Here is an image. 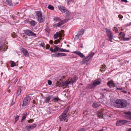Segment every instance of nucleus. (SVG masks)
I'll use <instances>...</instances> for the list:
<instances>
[{"label": "nucleus", "instance_id": "nucleus-1", "mask_svg": "<svg viewBox=\"0 0 131 131\" xmlns=\"http://www.w3.org/2000/svg\"><path fill=\"white\" fill-rule=\"evenodd\" d=\"M69 107L68 106L64 111L62 115L60 116L59 118L60 121H64L67 119L68 115L67 113L69 111Z\"/></svg>", "mask_w": 131, "mask_h": 131}, {"label": "nucleus", "instance_id": "nucleus-2", "mask_svg": "<svg viewBox=\"0 0 131 131\" xmlns=\"http://www.w3.org/2000/svg\"><path fill=\"white\" fill-rule=\"evenodd\" d=\"M36 15L37 17V20L39 23L43 22L45 19V18L43 17L41 12L37 11Z\"/></svg>", "mask_w": 131, "mask_h": 131}, {"label": "nucleus", "instance_id": "nucleus-3", "mask_svg": "<svg viewBox=\"0 0 131 131\" xmlns=\"http://www.w3.org/2000/svg\"><path fill=\"white\" fill-rule=\"evenodd\" d=\"M114 105L116 107L118 108L123 107V100H117L114 103Z\"/></svg>", "mask_w": 131, "mask_h": 131}, {"label": "nucleus", "instance_id": "nucleus-4", "mask_svg": "<svg viewBox=\"0 0 131 131\" xmlns=\"http://www.w3.org/2000/svg\"><path fill=\"white\" fill-rule=\"evenodd\" d=\"M30 96L28 95H26L23 100V104H22V106L25 107L26 106L28 103V101L30 100Z\"/></svg>", "mask_w": 131, "mask_h": 131}, {"label": "nucleus", "instance_id": "nucleus-5", "mask_svg": "<svg viewBox=\"0 0 131 131\" xmlns=\"http://www.w3.org/2000/svg\"><path fill=\"white\" fill-rule=\"evenodd\" d=\"M106 33L107 36L109 39V40L110 41H112V39L113 38V36L112 33L111 31L108 29H107Z\"/></svg>", "mask_w": 131, "mask_h": 131}, {"label": "nucleus", "instance_id": "nucleus-6", "mask_svg": "<svg viewBox=\"0 0 131 131\" xmlns=\"http://www.w3.org/2000/svg\"><path fill=\"white\" fill-rule=\"evenodd\" d=\"M25 34L30 36L36 37V34L29 30H26L25 31Z\"/></svg>", "mask_w": 131, "mask_h": 131}, {"label": "nucleus", "instance_id": "nucleus-7", "mask_svg": "<svg viewBox=\"0 0 131 131\" xmlns=\"http://www.w3.org/2000/svg\"><path fill=\"white\" fill-rule=\"evenodd\" d=\"M37 126V125L34 124L31 125L27 126L25 128V131H30L35 128Z\"/></svg>", "mask_w": 131, "mask_h": 131}, {"label": "nucleus", "instance_id": "nucleus-8", "mask_svg": "<svg viewBox=\"0 0 131 131\" xmlns=\"http://www.w3.org/2000/svg\"><path fill=\"white\" fill-rule=\"evenodd\" d=\"M94 53L91 52L89 54L88 56L84 60L86 62H88L91 59L94 55Z\"/></svg>", "mask_w": 131, "mask_h": 131}, {"label": "nucleus", "instance_id": "nucleus-9", "mask_svg": "<svg viewBox=\"0 0 131 131\" xmlns=\"http://www.w3.org/2000/svg\"><path fill=\"white\" fill-rule=\"evenodd\" d=\"M58 8L60 10L62 13L66 12L67 13H69V12L65 7L62 5H59Z\"/></svg>", "mask_w": 131, "mask_h": 131}, {"label": "nucleus", "instance_id": "nucleus-10", "mask_svg": "<svg viewBox=\"0 0 131 131\" xmlns=\"http://www.w3.org/2000/svg\"><path fill=\"white\" fill-rule=\"evenodd\" d=\"M105 110L102 109L100 111H98L97 114V116L99 118H102L103 117V113L104 112Z\"/></svg>", "mask_w": 131, "mask_h": 131}, {"label": "nucleus", "instance_id": "nucleus-11", "mask_svg": "<svg viewBox=\"0 0 131 131\" xmlns=\"http://www.w3.org/2000/svg\"><path fill=\"white\" fill-rule=\"evenodd\" d=\"M53 96H49L48 97H45V102L46 103H49L51 102L52 101V100H51V99H52Z\"/></svg>", "mask_w": 131, "mask_h": 131}, {"label": "nucleus", "instance_id": "nucleus-12", "mask_svg": "<svg viewBox=\"0 0 131 131\" xmlns=\"http://www.w3.org/2000/svg\"><path fill=\"white\" fill-rule=\"evenodd\" d=\"M73 53L78 55L82 58H84L85 57L84 54L80 51H76L73 52Z\"/></svg>", "mask_w": 131, "mask_h": 131}, {"label": "nucleus", "instance_id": "nucleus-13", "mask_svg": "<svg viewBox=\"0 0 131 131\" xmlns=\"http://www.w3.org/2000/svg\"><path fill=\"white\" fill-rule=\"evenodd\" d=\"M123 113L126 115L125 117H127V118L131 120V112H124Z\"/></svg>", "mask_w": 131, "mask_h": 131}, {"label": "nucleus", "instance_id": "nucleus-14", "mask_svg": "<svg viewBox=\"0 0 131 131\" xmlns=\"http://www.w3.org/2000/svg\"><path fill=\"white\" fill-rule=\"evenodd\" d=\"M22 50L25 56L27 57H29V54L28 51L26 50L24 48H22Z\"/></svg>", "mask_w": 131, "mask_h": 131}, {"label": "nucleus", "instance_id": "nucleus-15", "mask_svg": "<svg viewBox=\"0 0 131 131\" xmlns=\"http://www.w3.org/2000/svg\"><path fill=\"white\" fill-rule=\"evenodd\" d=\"M93 84L94 87H96L97 85L101 84V82L97 80H95L94 81Z\"/></svg>", "mask_w": 131, "mask_h": 131}, {"label": "nucleus", "instance_id": "nucleus-16", "mask_svg": "<svg viewBox=\"0 0 131 131\" xmlns=\"http://www.w3.org/2000/svg\"><path fill=\"white\" fill-rule=\"evenodd\" d=\"M70 83V81H66L64 82H62V83H60V84L61 85H64L65 86L67 87Z\"/></svg>", "mask_w": 131, "mask_h": 131}, {"label": "nucleus", "instance_id": "nucleus-17", "mask_svg": "<svg viewBox=\"0 0 131 131\" xmlns=\"http://www.w3.org/2000/svg\"><path fill=\"white\" fill-rule=\"evenodd\" d=\"M5 46L3 43L1 44L0 42V50H2V51H5L6 50Z\"/></svg>", "mask_w": 131, "mask_h": 131}, {"label": "nucleus", "instance_id": "nucleus-18", "mask_svg": "<svg viewBox=\"0 0 131 131\" xmlns=\"http://www.w3.org/2000/svg\"><path fill=\"white\" fill-rule=\"evenodd\" d=\"M100 105L99 103L96 102L94 103L92 105L93 107L94 108H97L99 107Z\"/></svg>", "mask_w": 131, "mask_h": 131}, {"label": "nucleus", "instance_id": "nucleus-19", "mask_svg": "<svg viewBox=\"0 0 131 131\" xmlns=\"http://www.w3.org/2000/svg\"><path fill=\"white\" fill-rule=\"evenodd\" d=\"M116 125L118 126H122L123 125V120L117 121L116 123Z\"/></svg>", "mask_w": 131, "mask_h": 131}, {"label": "nucleus", "instance_id": "nucleus-20", "mask_svg": "<svg viewBox=\"0 0 131 131\" xmlns=\"http://www.w3.org/2000/svg\"><path fill=\"white\" fill-rule=\"evenodd\" d=\"M94 88L93 84H88L86 86V88L88 89H91Z\"/></svg>", "mask_w": 131, "mask_h": 131}, {"label": "nucleus", "instance_id": "nucleus-21", "mask_svg": "<svg viewBox=\"0 0 131 131\" xmlns=\"http://www.w3.org/2000/svg\"><path fill=\"white\" fill-rule=\"evenodd\" d=\"M29 23L32 26H35L36 25V22L33 20H31L29 21Z\"/></svg>", "mask_w": 131, "mask_h": 131}, {"label": "nucleus", "instance_id": "nucleus-22", "mask_svg": "<svg viewBox=\"0 0 131 131\" xmlns=\"http://www.w3.org/2000/svg\"><path fill=\"white\" fill-rule=\"evenodd\" d=\"M107 85L110 88H111V86L114 85L113 82L112 81H108L107 83Z\"/></svg>", "mask_w": 131, "mask_h": 131}, {"label": "nucleus", "instance_id": "nucleus-23", "mask_svg": "<svg viewBox=\"0 0 131 131\" xmlns=\"http://www.w3.org/2000/svg\"><path fill=\"white\" fill-rule=\"evenodd\" d=\"M10 64L11 67H13L16 66V64L13 61H10Z\"/></svg>", "mask_w": 131, "mask_h": 131}, {"label": "nucleus", "instance_id": "nucleus-24", "mask_svg": "<svg viewBox=\"0 0 131 131\" xmlns=\"http://www.w3.org/2000/svg\"><path fill=\"white\" fill-rule=\"evenodd\" d=\"M78 79V78L77 77H74L72 78L71 79V83L73 84L74 82H75Z\"/></svg>", "mask_w": 131, "mask_h": 131}, {"label": "nucleus", "instance_id": "nucleus-25", "mask_svg": "<svg viewBox=\"0 0 131 131\" xmlns=\"http://www.w3.org/2000/svg\"><path fill=\"white\" fill-rule=\"evenodd\" d=\"M54 46L55 47V48L54 50V52H59L60 48L56 46Z\"/></svg>", "mask_w": 131, "mask_h": 131}, {"label": "nucleus", "instance_id": "nucleus-26", "mask_svg": "<svg viewBox=\"0 0 131 131\" xmlns=\"http://www.w3.org/2000/svg\"><path fill=\"white\" fill-rule=\"evenodd\" d=\"M58 56V57H59L64 56H65L66 54L64 53H57Z\"/></svg>", "mask_w": 131, "mask_h": 131}, {"label": "nucleus", "instance_id": "nucleus-27", "mask_svg": "<svg viewBox=\"0 0 131 131\" xmlns=\"http://www.w3.org/2000/svg\"><path fill=\"white\" fill-rule=\"evenodd\" d=\"M84 29H82L81 30L79 31L78 32V35H81L83 34L84 32Z\"/></svg>", "mask_w": 131, "mask_h": 131}, {"label": "nucleus", "instance_id": "nucleus-28", "mask_svg": "<svg viewBox=\"0 0 131 131\" xmlns=\"http://www.w3.org/2000/svg\"><path fill=\"white\" fill-rule=\"evenodd\" d=\"M59 37V32H57L56 34L54 35L53 38L54 39H57Z\"/></svg>", "mask_w": 131, "mask_h": 131}, {"label": "nucleus", "instance_id": "nucleus-29", "mask_svg": "<svg viewBox=\"0 0 131 131\" xmlns=\"http://www.w3.org/2000/svg\"><path fill=\"white\" fill-rule=\"evenodd\" d=\"M64 24V23H63L62 20L60 22H59L58 23L56 24L55 25L56 26H57L59 27L60 26L62 25V24Z\"/></svg>", "mask_w": 131, "mask_h": 131}, {"label": "nucleus", "instance_id": "nucleus-30", "mask_svg": "<svg viewBox=\"0 0 131 131\" xmlns=\"http://www.w3.org/2000/svg\"><path fill=\"white\" fill-rule=\"evenodd\" d=\"M6 1L7 2L6 3L7 4L9 5L10 6L13 5L11 0H6Z\"/></svg>", "mask_w": 131, "mask_h": 131}, {"label": "nucleus", "instance_id": "nucleus-31", "mask_svg": "<svg viewBox=\"0 0 131 131\" xmlns=\"http://www.w3.org/2000/svg\"><path fill=\"white\" fill-rule=\"evenodd\" d=\"M27 115L28 114H27V113H26V114H23V116L22 117V118L21 119V122H22L23 121H24V120H25V119Z\"/></svg>", "mask_w": 131, "mask_h": 131}, {"label": "nucleus", "instance_id": "nucleus-32", "mask_svg": "<svg viewBox=\"0 0 131 131\" xmlns=\"http://www.w3.org/2000/svg\"><path fill=\"white\" fill-rule=\"evenodd\" d=\"M128 105V103L127 101L125 100H123V107H126Z\"/></svg>", "mask_w": 131, "mask_h": 131}, {"label": "nucleus", "instance_id": "nucleus-33", "mask_svg": "<svg viewBox=\"0 0 131 131\" xmlns=\"http://www.w3.org/2000/svg\"><path fill=\"white\" fill-rule=\"evenodd\" d=\"M69 50H66L65 49H64L62 48H60V50L59 51V52H69Z\"/></svg>", "mask_w": 131, "mask_h": 131}, {"label": "nucleus", "instance_id": "nucleus-34", "mask_svg": "<svg viewBox=\"0 0 131 131\" xmlns=\"http://www.w3.org/2000/svg\"><path fill=\"white\" fill-rule=\"evenodd\" d=\"M21 92V91L20 89H19L18 90L17 92V96H19L20 95Z\"/></svg>", "mask_w": 131, "mask_h": 131}, {"label": "nucleus", "instance_id": "nucleus-35", "mask_svg": "<svg viewBox=\"0 0 131 131\" xmlns=\"http://www.w3.org/2000/svg\"><path fill=\"white\" fill-rule=\"evenodd\" d=\"M125 34L123 33V41H128L130 38H125L124 37Z\"/></svg>", "mask_w": 131, "mask_h": 131}, {"label": "nucleus", "instance_id": "nucleus-36", "mask_svg": "<svg viewBox=\"0 0 131 131\" xmlns=\"http://www.w3.org/2000/svg\"><path fill=\"white\" fill-rule=\"evenodd\" d=\"M48 8L50 9H51V10H53L54 9V7L53 6H52L51 5H49L48 7Z\"/></svg>", "mask_w": 131, "mask_h": 131}, {"label": "nucleus", "instance_id": "nucleus-37", "mask_svg": "<svg viewBox=\"0 0 131 131\" xmlns=\"http://www.w3.org/2000/svg\"><path fill=\"white\" fill-rule=\"evenodd\" d=\"M12 37L14 38H15L16 37L17 35H16V34L15 32H13L11 34Z\"/></svg>", "mask_w": 131, "mask_h": 131}, {"label": "nucleus", "instance_id": "nucleus-38", "mask_svg": "<svg viewBox=\"0 0 131 131\" xmlns=\"http://www.w3.org/2000/svg\"><path fill=\"white\" fill-rule=\"evenodd\" d=\"M69 18H67L66 19H65L63 20H62L63 23H64V24L65 23L67 22L69 20Z\"/></svg>", "mask_w": 131, "mask_h": 131}, {"label": "nucleus", "instance_id": "nucleus-39", "mask_svg": "<svg viewBox=\"0 0 131 131\" xmlns=\"http://www.w3.org/2000/svg\"><path fill=\"white\" fill-rule=\"evenodd\" d=\"M52 100H55L56 101H58L60 100L57 97H54L53 96V98H52Z\"/></svg>", "mask_w": 131, "mask_h": 131}, {"label": "nucleus", "instance_id": "nucleus-40", "mask_svg": "<svg viewBox=\"0 0 131 131\" xmlns=\"http://www.w3.org/2000/svg\"><path fill=\"white\" fill-rule=\"evenodd\" d=\"M57 53H56L55 54H53L51 55V56L52 57H58Z\"/></svg>", "mask_w": 131, "mask_h": 131}, {"label": "nucleus", "instance_id": "nucleus-41", "mask_svg": "<svg viewBox=\"0 0 131 131\" xmlns=\"http://www.w3.org/2000/svg\"><path fill=\"white\" fill-rule=\"evenodd\" d=\"M19 118V116L18 115H17L15 118V122H16L18 120Z\"/></svg>", "mask_w": 131, "mask_h": 131}, {"label": "nucleus", "instance_id": "nucleus-42", "mask_svg": "<svg viewBox=\"0 0 131 131\" xmlns=\"http://www.w3.org/2000/svg\"><path fill=\"white\" fill-rule=\"evenodd\" d=\"M41 46L43 47H45V44L44 42H41L40 44Z\"/></svg>", "mask_w": 131, "mask_h": 131}, {"label": "nucleus", "instance_id": "nucleus-43", "mask_svg": "<svg viewBox=\"0 0 131 131\" xmlns=\"http://www.w3.org/2000/svg\"><path fill=\"white\" fill-rule=\"evenodd\" d=\"M116 32H118V30L117 28L116 27H114V30Z\"/></svg>", "mask_w": 131, "mask_h": 131}, {"label": "nucleus", "instance_id": "nucleus-44", "mask_svg": "<svg viewBox=\"0 0 131 131\" xmlns=\"http://www.w3.org/2000/svg\"><path fill=\"white\" fill-rule=\"evenodd\" d=\"M34 121V120L30 119V120H29L28 121V122L29 123H32Z\"/></svg>", "mask_w": 131, "mask_h": 131}, {"label": "nucleus", "instance_id": "nucleus-45", "mask_svg": "<svg viewBox=\"0 0 131 131\" xmlns=\"http://www.w3.org/2000/svg\"><path fill=\"white\" fill-rule=\"evenodd\" d=\"M48 83L49 85H51L52 84V82L51 80H48Z\"/></svg>", "mask_w": 131, "mask_h": 131}, {"label": "nucleus", "instance_id": "nucleus-46", "mask_svg": "<svg viewBox=\"0 0 131 131\" xmlns=\"http://www.w3.org/2000/svg\"><path fill=\"white\" fill-rule=\"evenodd\" d=\"M63 36V34L59 32V37H61Z\"/></svg>", "mask_w": 131, "mask_h": 131}, {"label": "nucleus", "instance_id": "nucleus-47", "mask_svg": "<svg viewBox=\"0 0 131 131\" xmlns=\"http://www.w3.org/2000/svg\"><path fill=\"white\" fill-rule=\"evenodd\" d=\"M59 19H60L58 17H56L54 19V20L56 21H58L59 20Z\"/></svg>", "mask_w": 131, "mask_h": 131}, {"label": "nucleus", "instance_id": "nucleus-48", "mask_svg": "<svg viewBox=\"0 0 131 131\" xmlns=\"http://www.w3.org/2000/svg\"><path fill=\"white\" fill-rule=\"evenodd\" d=\"M130 25H131V22L127 23V24L125 25L124 26H128Z\"/></svg>", "mask_w": 131, "mask_h": 131}, {"label": "nucleus", "instance_id": "nucleus-49", "mask_svg": "<svg viewBox=\"0 0 131 131\" xmlns=\"http://www.w3.org/2000/svg\"><path fill=\"white\" fill-rule=\"evenodd\" d=\"M50 46L48 44L46 46V48L47 49H48L49 48Z\"/></svg>", "mask_w": 131, "mask_h": 131}, {"label": "nucleus", "instance_id": "nucleus-50", "mask_svg": "<svg viewBox=\"0 0 131 131\" xmlns=\"http://www.w3.org/2000/svg\"><path fill=\"white\" fill-rule=\"evenodd\" d=\"M119 35H121L122 36V38L123 39V33L122 32H121L119 34Z\"/></svg>", "mask_w": 131, "mask_h": 131}, {"label": "nucleus", "instance_id": "nucleus-51", "mask_svg": "<svg viewBox=\"0 0 131 131\" xmlns=\"http://www.w3.org/2000/svg\"><path fill=\"white\" fill-rule=\"evenodd\" d=\"M84 128H81L80 129L77 131H84Z\"/></svg>", "mask_w": 131, "mask_h": 131}, {"label": "nucleus", "instance_id": "nucleus-52", "mask_svg": "<svg viewBox=\"0 0 131 131\" xmlns=\"http://www.w3.org/2000/svg\"><path fill=\"white\" fill-rule=\"evenodd\" d=\"M118 17L120 19L122 18L123 17L122 16V15H119L118 16Z\"/></svg>", "mask_w": 131, "mask_h": 131}, {"label": "nucleus", "instance_id": "nucleus-53", "mask_svg": "<svg viewBox=\"0 0 131 131\" xmlns=\"http://www.w3.org/2000/svg\"><path fill=\"white\" fill-rule=\"evenodd\" d=\"M50 51H51L52 52H54V50H53V48H50Z\"/></svg>", "mask_w": 131, "mask_h": 131}, {"label": "nucleus", "instance_id": "nucleus-54", "mask_svg": "<svg viewBox=\"0 0 131 131\" xmlns=\"http://www.w3.org/2000/svg\"><path fill=\"white\" fill-rule=\"evenodd\" d=\"M105 65H103L102 66H101V68L102 69H104V68H105Z\"/></svg>", "mask_w": 131, "mask_h": 131}, {"label": "nucleus", "instance_id": "nucleus-55", "mask_svg": "<svg viewBox=\"0 0 131 131\" xmlns=\"http://www.w3.org/2000/svg\"><path fill=\"white\" fill-rule=\"evenodd\" d=\"M53 41L52 40H50L49 41V43L50 44H52L53 43Z\"/></svg>", "mask_w": 131, "mask_h": 131}, {"label": "nucleus", "instance_id": "nucleus-56", "mask_svg": "<svg viewBox=\"0 0 131 131\" xmlns=\"http://www.w3.org/2000/svg\"><path fill=\"white\" fill-rule=\"evenodd\" d=\"M116 89L117 90H120L122 89V88H116Z\"/></svg>", "mask_w": 131, "mask_h": 131}, {"label": "nucleus", "instance_id": "nucleus-57", "mask_svg": "<svg viewBox=\"0 0 131 131\" xmlns=\"http://www.w3.org/2000/svg\"><path fill=\"white\" fill-rule=\"evenodd\" d=\"M45 30H46V31H47V32L48 33L49 32V31L47 29H45Z\"/></svg>", "mask_w": 131, "mask_h": 131}, {"label": "nucleus", "instance_id": "nucleus-58", "mask_svg": "<svg viewBox=\"0 0 131 131\" xmlns=\"http://www.w3.org/2000/svg\"><path fill=\"white\" fill-rule=\"evenodd\" d=\"M80 47L81 48H83V45L82 44H81Z\"/></svg>", "mask_w": 131, "mask_h": 131}, {"label": "nucleus", "instance_id": "nucleus-59", "mask_svg": "<svg viewBox=\"0 0 131 131\" xmlns=\"http://www.w3.org/2000/svg\"><path fill=\"white\" fill-rule=\"evenodd\" d=\"M123 2L126 3L128 2V1L127 0H123Z\"/></svg>", "mask_w": 131, "mask_h": 131}, {"label": "nucleus", "instance_id": "nucleus-60", "mask_svg": "<svg viewBox=\"0 0 131 131\" xmlns=\"http://www.w3.org/2000/svg\"><path fill=\"white\" fill-rule=\"evenodd\" d=\"M107 90V89H104L103 90V92L104 93H105L106 92H104V91H105V90Z\"/></svg>", "mask_w": 131, "mask_h": 131}, {"label": "nucleus", "instance_id": "nucleus-61", "mask_svg": "<svg viewBox=\"0 0 131 131\" xmlns=\"http://www.w3.org/2000/svg\"><path fill=\"white\" fill-rule=\"evenodd\" d=\"M123 124H124L125 123H126V122H127L126 121L123 120Z\"/></svg>", "mask_w": 131, "mask_h": 131}, {"label": "nucleus", "instance_id": "nucleus-62", "mask_svg": "<svg viewBox=\"0 0 131 131\" xmlns=\"http://www.w3.org/2000/svg\"><path fill=\"white\" fill-rule=\"evenodd\" d=\"M127 93V91H125L123 90V93Z\"/></svg>", "mask_w": 131, "mask_h": 131}, {"label": "nucleus", "instance_id": "nucleus-63", "mask_svg": "<svg viewBox=\"0 0 131 131\" xmlns=\"http://www.w3.org/2000/svg\"><path fill=\"white\" fill-rule=\"evenodd\" d=\"M15 103V102H12V105H13Z\"/></svg>", "mask_w": 131, "mask_h": 131}, {"label": "nucleus", "instance_id": "nucleus-64", "mask_svg": "<svg viewBox=\"0 0 131 131\" xmlns=\"http://www.w3.org/2000/svg\"><path fill=\"white\" fill-rule=\"evenodd\" d=\"M128 131H131V128H130L128 130Z\"/></svg>", "mask_w": 131, "mask_h": 131}]
</instances>
